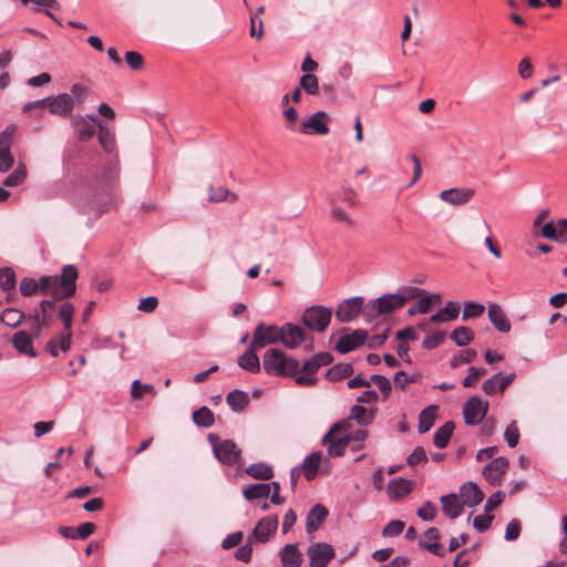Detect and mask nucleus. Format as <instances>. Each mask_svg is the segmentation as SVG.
<instances>
[{"label": "nucleus", "mask_w": 567, "mask_h": 567, "mask_svg": "<svg viewBox=\"0 0 567 567\" xmlns=\"http://www.w3.org/2000/svg\"><path fill=\"white\" fill-rule=\"evenodd\" d=\"M474 196V190L471 188H450L442 190L439 197L453 206H461L468 203Z\"/></svg>", "instance_id": "obj_19"}, {"label": "nucleus", "mask_w": 567, "mask_h": 567, "mask_svg": "<svg viewBox=\"0 0 567 567\" xmlns=\"http://www.w3.org/2000/svg\"><path fill=\"white\" fill-rule=\"evenodd\" d=\"M353 373L352 363H338L331 367L326 372V379L331 382H337L350 377Z\"/></svg>", "instance_id": "obj_36"}, {"label": "nucleus", "mask_w": 567, "mask_h": 567, "mask_svg": "<svg viewBox=\"0 0 567 567\" xmlns=\"http://www.w3.org/2000/svg\"><path fill=\"white\" fill-rule=\"evenodd\" d=\"M522 532V524L518 519L513 518L506 526L504 538L507 542L516 540Z\"/></svg>", "instance_id": "obj_62"}, {"label": "nucleus", "mask_w": 567, "mask_h": 567, "mask_svg": "<svg viewBox=\"0 0 567 567\" xmlns=\"http://www.w3.org/2000/svg\"><path fill=\"white\" fill-rule=\"evenodd\" d=\"M320 368L316 365L315 360L311 358L303 362L301 370L306 372V374H296L295 381L300 386H313L318 382V378L315 374L318 372Z\"/></svg>", "instance_id": "obj_27"}, {"label": "nucleus", "mask_w": 567, "mask_h": 567, "mask_svg": "<svg viewBox=\"0 0 567 567\" xmlns=\"http://www.w3.org/2000/svg\"><path fill=\"white\" fill-rule=\"evenodd\" d=\"M370 382L374 383L378 386V389L380 390V392L384 399H388L390 396L391 390H392V384H391V381L386 377L381 375V374H373L370 378Z\"/></svg>", "instance_id": "obj_55"}, {"label": "nucleus", "mask_w": 567, "mask_h": 567, "mask_svg": "<svg viewBox=\"0 0 567 567\" xmlns=\"http://www.w3.org/2000/svg\"><path fill=\"white\" fill-rule=\"evenodd\" d=\"M208 440L213 446L215 456L220 463L233 466L238 462L241 451L234 441H220L216 434H209Z\"/></svg>", "instance_id": "obj_6"}, {"label": "nucleus", "mask_w": 567, "mask_h": 567, "mask_svg": "<svg viewBox=\"0 0 567 567\" xmlns=\"http://www.w3.org/2000/svg\"><path fill=\"white\" fill-rule=\"evenodd\" d=\"M509 462L506 457L499 456L493 458L492 462L486 464L483 468V476L493 486H498L502 483L503 475L506 473Z\"/></svg>", "instance_id": "obj_13"}, {"label": "nucleus", "mask_w": 567, "mask_h": 567, "mask_svg": "<svg viewBox=\"0 0 567 567\" xmlns=\"http://www.w3.org/2000/svg\"><path fill=\"white\" fill-rule=\"evenodd\" d=\"M321 456L322 453L320 451L312 452L303 460L302 464L298 466L300 471L302 470L305 472V476L308 481H312L316 477Z\"/></svg>", "instance_id": "obj_31"}, {"label": "nucleus", "mask_w": 567, "mask_h": 567, "mask_svg": "<svg viewBox=\"0 0 567 567\" xmlns=\"http://www.w3.org/2000/svg\"><path fill=\"white\" fill-rule=\"evenodd\" d=\"M458 313V303L455 301H449L444 308H441L436 313L431 316L430 321L433 323L452 321L457 318Z\"/></svg>", "instance_id": "obj_33"}, {"label": "nucleus", "mask_w": 567, "mask_h": 567, "mask_svg": "<svg viewBox=\"0 0 567 567\" xmlns=\"http://www.w3.org/2000/svg\"><path fill=\"white\" fill-rule=\"evenodd\" d=\"M280 342L289 349L298 348L306 339L303 330L293 323H285L281 327Z\"/></svg>", "instance_id": "obj_16"}, {"label": "nucleus", "mask_w": 567, "mask_h": 567, "mask_svg": "<svg viewBox=\"0 0 567 567\" xmlns=\"http://www.w3.org/2000/svg\"><path fill=\"white\" fill-rule=\"evenodd\" d=\"M405 524L400 519L391 520L382 530L383 537H395L404 530Z\"/></svg>", "instance_id": "obj_61"}, {"label": "nucleus", "mask_w": 567, "mask_h": 567, "mask_svg": "<svg viewBox=\"0 0 567 567\" xmlns=\"http://www.w3.org/2000/svg\"><path fill=\"white\" fill-rule=\"evenodd\" d=\"M58 300L44 299L39 303L40 310H35L33 313H30L28 318H38L41 321V324H45L48 328L50 327L54 312H55V302Z\"/></svg>", "instance_id": "obj_30"}, {"label": "nucleus", "mask_w": 567, "mask_h": 567, "mask_svg": "<svg viewBox=\"0 0 567 567\" xmlns=\"http://www.w3.org/2000/svg\"><path fill=\"white\" fill-rule=\"evenodd\" d=\"M363 297H352L342 301L337 308L336 318L340 322H351L361 311L363 312Z\"/></svg>", "instance_id": "obj_11"}, {"label": "nucleus", "mask_w": 567, "mask_h": 567, "mask_svg": "<svg viewBox=\"0 0 567 567\" xmlns=\"http://www.w3.org/2000/svg\"><path fill=\"white\" fill-rule=\"evenodd\" d=\"M246 473L255 480H270L274 477L272 468L265 463H254L247 470Z\"/></svg>", "instance_id": "obj_44"}, {"label": "nucleus", "mask_w": 567, "mask_h": 567, "mask_svg": "<svg viewBox=\"0 0 567 567\" xmlns=\"http://www.w3.org/2000/svg\"><path fill=\"white\" fill-rule=\"evenodd\" d=\"M299 86L309 95L319 93V81L313 74H303L299 80Z\"/></svg>", "instance_id": "obj_50"}, {"label": "nucleus", "mask_w": 567, "mask_h": 567, "mask_svg": "<svg viewBox=\"0 0 567 567\" xmlns=\"http://www.w3.org/2000/svg\"><path fill=\"white\" fill-rule=\"evenodd\" d=\"M455 425L452 421L445 422L442 426H440L434 435L433 443L437 449H444L447 446L450 439L453 434Z\"/></svg>", "instance_id": "obj_34"}, {"label": "nucleus", "mask_w": 567, "mask_h": 567, "mask_svg": "<svg viewBox=\"0 0 567 567\" xmlns=\"http://www.w3.org/2000/svg\"><path fill=\"white\" fill-rule=\"evenodd\" d=\"M74 311V306L71 302H64L61 305L58 315L63 322V332H71Z\"/></svg>", "instance_id": "obj_49"}, {"label": "nucleus", "mask_w": 567, "mask_h": 567, "mask_svg": "<svg viewBox=\"0 0 567 567\" xmlns=\"http://www.w3.org/2000/svg\"><path fill=\"white\" fill-rule=\"evenodd\" d=\"M485 307L482 303L470 301L464 305L462 320L478 318L484 313Z\"/></svg>", "instance_id": "obj_53"}, {"label": "nucleus", "mask_w": 567, "mask_h": 567, "mask_svg": "<svg viewBox=\"0 0 567 567\" xmlns=\"http://www.w3.org/2000/svg\"><path fill=\"white\" fill-rule=\"evenodd\" d=\"M282 567H300L303 557L301 551L298 549L297 544H287L285 545L280 553Z\"/></svg>", "instance_id": "obj_26"}, {"label": "nucleus", "mask_w": 567, "mask_h": 567, "mask_svg": "<svg viewBox=\"0 0 567 567\" xmlns=\"http://www.w3.org/2000/svg\"><path fill=\"white\" fill-rule=\"evenodd\" d=\"M116 177V166H110L109 169L103 173L101 179H99L97 187L94 189L92 195V206L97 213H102L112 202Z\"/></svg>", "instance_id": "obj_5"}, {"label": "nucleus", "mask_w": 567, "mask_h": 567, "mask_svg": "<svg viewBox=\"0 0 567 567\" xmlns=\"http://www.w3.org/2000/svg\"><path fill=\"white\" fill-rule=\"evenodd\" d=\"M413 482L402 477L392 478L388 484V494L391 499L398 501L412 492Z\"/></svg>", "instance_id": "obj_23"}, {"label": "nucleus", "mask_w": 567, "mask_h": 567, "mask_svg": "<svg viewBox=\"0 0 567 567\" xmlns=\"http://www.w3.org/2000/svg\"><path fill=\"white\" fill-rule=\"evenodd\" d=\"M17 284L16 272L10 267L0 268V289L13 290Z\"/></svg>", "instance_id": "obj_48"}, {"label": "nucleus", "mask_w": 567, "mask_h": 567, "mask_svg": "<svg viewBox=\"0 0 567 567\" xmlns=\"http://www.w3.org/2000/svg\"><path fill=\"white\" fill-rule=\"evenodd\" d=\"M494 516L485 512V514L477 515L473 520V526L478 533L486 532L492 524Z\"/></svg>", "instance_id": "obj_63"}, {"label": "nucleus", "mask_w": 567, "mask_h": 567, "mask_svg": "<svg viewBox=\"0 0 567 567\" xmlns=\"http://www.w3.org/2000/svg\"><path fill=\"white\" fill-rule=\"evenodd\" d=\"M90 93H91L90 87H87L83 84H80V83H74L71 86L69 94L73 96L74 105H75V104L84 103V101L86 100V97L89 96Z\"/></svg>", "instance_id": "obj_56"}, {"label": "nucleus", "mask_w": 567, "mask_h": 567, "mask_svg": "<svg viewBox=\"0 0 567 567\" xmlns=\"http://www.w3.org/2000/svg\"><path fill=\"white\" fill-rule=\"evenodd\" d=\"M271 492V485L268 483L251 484L244 489L243 494L247 501L259 499L268 497Z\"/></svg>", "instance_id": "obj_38"}, {"label": "nucleus", "mask_w": 567, "mask_h": 567, "mask_svg": "<svg viewBox=\"0 0 567 567\" xmlns=\"http://www.w3.org/2000/svg\"><path fill=\"white\" fill-rule=\"evenodd\" d=\"M306 554L309 557L310 567H327L336 556L333 547L322 542L312 543Z\"/></svg>", "instance_id": "obj_9"}, {"label": "nucleus", "mask_w": 567, "mask_h": 567, "mask_svg": "<svg viewBox=\"0 0 567 567\" xmlns=\"http://www.w3.org/2000/svg\"><path fill=\"white\" fill-rule=\"evenodd\" d=\"M349 419L361 426H367L374 420V412L368 411L363 405L355 404L350 409Z\"/></svg>", "instance_id": "obj_37"}, {"label": "nucleus", "mask_w": 567, "mask_h": 567, "mask_svg": "<svg viewBox=\"0 0 567 567\" xmlns=\"http://www.w3.org/2000/svg\"><path fill=\"white\" fill-rule=\"evenodd\" d=\"M27 166L22 162L18 163L14 171L3 179V185L7 187H14L24 182L27 178Z\"/></svg>", "instance_id": "obj_45"}, {"label": "nucleus", "mask_w": 567, "mask_h": 567, "mask_svg": "<svg viewBox=\"0 0 567 567\" xmlns=\"http://www.w3.org/2000/svg\"><path fill=\"white\" fill-rule=\"evenodd\" d=\"M451 340L455 342L458 347H465L470 344L474 339V332L471 328L462 326L455 328L451 336Z\"/></svg>", "instance_id": "obj_42"}, {"label": "nucleus", "mask_w": 567, "mask_h": 567, "mask_svg": "<svg viewBox=\"0 0 567 567\" xmlns=\"http://www.w3.org/2000/svg\"><path fill=\"white\" fill-rule=\"evenodd\" d=\"M440 537V530L436 527H430L423 534V538L420 540L419 545L437 557H444L445 549L443 545L439 543Z\"/></svg>", "instance_id": "obj_17"}, {"label": "nucleus", "mask_w": 567, "mask_h": 567, "mask_svg": "<svg viewBox=\"0 0 567 567\" xmlns=\"http://www.w3.org/2000/svg\"><path fill=\"white\" fill-rule=\"evenodd\" d=\"M259 348H252V342H250L248 349L237 359V364L250 372V373H257L260 371V361L257 355V351Z\"/></svg>", "instance_id": "obj_24"}, {"label": "nucleus", "mask_w": 567, "mask_h": 567, "mask_svg": "<svg viewBox=\"0 0 567 567\" xmlns=\"http://www.w3.org/2000/svg\"><path fill=\"white\" fill-rule=\"evenodd\" d=\"M339 199L350 207H357L359 204L357 190L347 183L341 186Z\"/></svg>", "instance_id": "obj_51"}, {"label": "nucleus", "mask_w": 567, "mask_h": 567, "mask_svg": "<svg viewBox=\"0 0 567 567\" xmlns=\"http://www.w3.org/2000/svg\"><path fill=\"white\" fill-rule=\"evenodd\" d=\"M368 339V332L363 329L353 330L351 333L342 336L336 344L339 353L351 352L361 347Z\"/></svg>", "instance_id": "obj_14"}, {"label": "nucleus", "mask_w": 567, "mask_h": 567, "mask_svg": "<svg viewBox=\"0 0 567 567\" xmlns=\"http://www.w3.org/2000/svg\"><path fill=\"white\" fill-rule=\"evenodd\" d=\"M402 308L399 301H395V295H383L377 299L370 300L363 310V319L368 323L379 326L382 317L391 315L395 310Z\"/></svg>", "instance_id": "obj_4"}, {"label": "nucleus", "mask_w": 567, "mask_h": 567, "mask_svg": "<svg viewBox=\"0 0 567 567\" xmlns=\"http://www.w3.org/2000/svg\"><path fill=\"white\" fill-rule=\"evenodd\" d=\"M79 272L75 266L65 265L61 275H44L37 282V293L51 295L54 300H64L72 297L76 290Z\"/></svg>", "instance_id": "obj_1"}, {"label": "nucleus", "mask_w": 567, "mask_h": 567, "mask_svg": "<svg viewBox=\"0 0 567 567\" xmlns=\"http://www.w3.org/2000/svg\"><path fill=\"white\" fill-rule=\"evenodd\" d=\"M99 142L105 152L112 153L115 147L114 133L104 122H99Z\"/></svg>", "instance_id": "obj_40"}, {"label": "nucleus", "mask_w": 567, "mask_h": 567, "mask_svg": "<svg viewBox=\"0 0 567 567\" xmlns=\"http://www.w3.org/2000/svg\"><path fill=\"white\" fill-rule=\"evenodd\" d=\"M477 357V351L474 349H465L460 352H457L452 359H451V367L457 368L460 364L463 363H471L475 360Z\"/></svg>", "instance_id": "obj_52"}, {"label": "nucleus", "mask_w": 567, "mask_h": 567, "mask_svg": "<svg viewBox=\"0 0 567 567\" xmlns=\"http://www.w3.org/2000/svg\"><path fill=\"white\" fill-rule=\"evenodd\" d=\"M12 344L17 351L31 358L37 357V351L33 348L32 337L25 331H17L12 336Z\"/></svg>", "instance_id": "obj_28"}, {"label": "nucleus", "mask_w": 567, "mask_h": 567, "mask_svg": "<svg viewBox=\"0 0 567 567\" xmlns=\"http://www.w3.org/2000/svg\"><path fill=\"white\" fill-rule=\"evenodd\" d=\"M331 316L332 311L330 308L312 306L305 310L302 315V322L312 331L323 332L331 321Z\"/></svg>", "instance_id": "obj_7"}, {"label": "nucleus", "mask_w": 567, "mask_h": 567, "mask_svg": "<svg viewBox=\"0 0 567 567\" xmlns=\"http://www.w3.org/2000/svg\"><path fill=\"white\" fill-rule=\"evenodd\" d=\"M281 337V328L274 324L265 326L264 323H259L252 334V348L261 349L267 344L280 341Z\"/></svg>", "instance_id": "obj_10"}, {"label": "nucleus", "mask_w": 567, "mask_h": 567, "mask_svg": "<svg viewBox=\"0 0 567 567\" xmlns=\"http://www.w3.org/2000/svg\"><path fill=\"white\" fill-rule=\"evenodd\" d=\"M125 62L132 70L137 71L143 68L144 58L142 56V54L140 52L127 51L125 53Z\"/></svg>", "instance_id": "obj_64"}, {"label": "nucleus", "mask_w": 567, "mask_h": 567, "mask_svg": "<svg viewBox=\"0 0 567 567\" xmlns=\"http://www.w3.org/2000/svg\"><path fill=\"white\" fill-rule=\"evenodd\" d=\"M28 318L23 312L14 308H8L2 311L0 321L8 327L16 328L23 319Z\"/></svg>", "instance_id": "obj_46"}, {"label": "nucleus", "mask_w": 567, "mask_h": 567, "mask_svg": "<svg viewBox=\"0 0 567 567\" xmlns=\"http://www.w3.org/2000/svg\"><path fill=\"white\" fill-rule=\"evenodd\" d=\"M445 337L446 334L444 331H435L433 334H430L426 338H424L422 347L427 350L435 349L444 342Z\"/></svg>", "instance_id": "obj_59"}, {"label": "nucleus", "mask_w": 567, "mask_h": 567, "mask_svg": "<svg viewBox=\"0 0 567 567\" xmlns=\"http://www.w3.org/2000/svg\"><path fill=\"white\" fill-rule=\"evenodd\" d=\"M226 402L231 411L240 413L249 404V396L243 390H233L227 394Z\"/></svg>", "instance_id": "obj_32"}, {"label": "nucleus", "mask_w": 567, "mask_h": 567, "mask_svg": "<svg viewBox=\"0 0 567 567\" xmlns=\"http://www.w3.org/2000/svg\"><path fill=\"white\" fill-rule=\"evenodd\" d=\"M504 439L507 442L509 447L517 446L519 442V432L516 425V422H511L504 431Z\"/></svg>", "instance_id": "obj_60"}, {"label": "nucleus", "mask_w": 567, "mask_h": 567, "mask_svg": "<svg viewBox=\"0 0 567 567\" xmlns=\"http://www.w3.org/2000/svg\"><path fill=\"white\" fill-rule=\"evenodd\" d=\"M72 332H60L58 336L50 339L47 343V351L51 357L58 358L60 352H68L71 348Z\"/></svg>", "instance_id": "obj_22"}, {"label": "nucleus", "mask_w": 567, "mask_h": 567, "mask_svg": "<svg viewBox=\"0 0 567 567\" xmlns=\"http://www.w3.org/2000/svg\"><path fill=\"white\" fill-rule=\"evenodd\" d=\"M395 301H399L403 307L406 301L420 298L424 295V290L417 287L405 286L401 287L395 293Z\"/></svg>", "instance_id": "obj_43"}, {"label": "nucleus", "mask_w": 567, "mask_h": 567, "mask_svg": "<svg viewBox=\"0 0 567 567\" xmlns=\"http://www.w3.org/2000/svg\"><path fill=\"white\" fill-rule=\"evenodd\" d=\"M442 512L451 519H455L463 513V503L456 494L444 495L440 498Z\"/></svg>", "instance_id": "obj_25"}, {"label": "nucleus", "mask_w": 567, "mask_h": 567, "mask_svg": "<svg viewBox=\"0 0 567 567\" xmlns=\"http://www.w3.org/2000/svg\"><path fill=\"white\" fill-rule=\"evenodd\" d=\"M262 367L268 374L293 378L300 369V363L279 349H270L264 354Z\"/></svg>", "instance_id": "obj_2"}, {"label": "nucleus", "mask_w": 567, "mask_h": 567, "mask_svg": "<svg viewBox=\"0 0 567 567\" xmlns=\"http://www.w3.org/2000/svg\"><path fill=\"white\" fill-rule=\"evenodd\" d=\"M330 202V215L333 220L343 223L347 227L354 228L357 221L336 203L334 197L329 198Z\"/></svg>", "instance_id": "obj_35"}, {"label": "nucleus", "mask_w": 567, "mask_h": 567, "mask_svg": "<svg viewBox=\"0 0 567 567\" xmlns=\"http://www.w3.org/2000/svg\"><path fill=\"white\" fill-rule=\"evenodd\" d=\"M440 300L441 297L437 293L422 297L416 303L409 308L408 315L415 316L416 313H427L432 308L433 301L439 302Z\"/></svg>", "instance_id": "obj_39"}, {"label": "nucleus", "mask_w": 567, "mask_h": 567, "mask_svg": "<svg viewBox=\"0 0 567 567\" xmlns=\"http://www.w3.org/2000/svg\"><path fill=\"white\" fill-rule=\"evenodd\" d=\"M460 497L464 506L473 507L484 499V493L476 483L466 482L460 488Z\"/></svg>", "instance_id": "obj_21"}, {"label": "nucleus", "mask_w": 567, "mask_h": 567, "mask_svg": "<svg viewBox=\"0 0 567 567\" xmlns=\"http://www.w3.org/2000/svg\"><path fill=\"white\" fill-rule=\"evenodd\" d=\"M14 164L11 147L0 145V173L9 172Z\"/></svg>", "instance_id": "obj_54"}, {"label": "nucleus", "mask_w": 567, "mask_h": 567, "mask_svg": "<svg viewBox=\"0 0 567 567\" xmlns=\"http://www.w3.org/2000/svg\"><path fill=\"white\" fill-rule=\"evenodd\" d=\"M193 421L198 426L210 427L214 425L215 419L207 406H202L193 412Z\"/></svg>", "instance_id": "obj_47"}, {"label": "nucleus", "mask_w": 567, "mask_h": 567, "mask_svg": "<svg viewBox=\"0 0 567 567\" xmlns=\"http://www.w3.org/2000/svg\"><path fill=\"white\" fill-rule=\"evenodd\" d=\"M350 423L348 421L336 422L330 430L321 439V444L327 445L329 456H342L351 442V437L346 436L344 432H349Z\"/></svg>", "instance_id": "obj_3"}, {"label": "nucleus", "mask_w": 567, "mask_h": 567, "mask_svg": "<svg viewBox=\"0 0 567 567\" xmlns=\"http://www.w3.org/2000/svg\"><path fill=\"white\" fill-rule=\"evenodd\" d=\"M328 120L329 115L326 112L318 111L301 123L299 132L302 134L327 135L329 133Z\"/></svg>", "instance_id": "obj_12"}, {"label": "nucleus", "mask_w": 567, "mask_h": 567, "mask_svg": "<svg viewBox=\"0 0 567 567\" xmlns=\"http://www.w3.org/2000/svg\"><path fill=\"white\" fill-rule=\"evenodd\" d=\"M488 318L495 329H497L499 332L506 333L511 330V322L501 306L496 303H489Z\"/></svg>", "instance_id": "obj_29"}, {"label": "nucleus", "mask_w": 567, "mask_h": 567, "mask_svg": "<svg viewBox=\"0 0 567 567\" xmlns=\"http://www.w3.org/2000/svg\"><path fill=\"white\" fill-rule=\"evenodd\" d=\"M435 411L436 405H430L425 408L419 415V426L417 430L420 433H425L431 430L435 422Z\"/></svg>", "instance_id": "obj_41"}, {"label": "nucleus", "mask_w": 567, "mask_h": 567, "mask_svg": "<svg viewBox=\"0 0 567 567\" xmlns=\"http://www.w3.org/2000/svg\"><path fill=\"white\" fill-rule=\"evenodd\" d=\"M329 512L322 504H316L308 513L306 518V530L310 536V540L313 539V533L320 527L326 520Z\"/></svg>", "instance_id": "obj_20"}, {"label": "nucleus", "mask_w": 567, "mask_h": 567, "mask_svg": "<svg viewBox=\"0 0 567 567\" xmlns=\"http://www.w3.org/2000/svg\"><path fill=\"white\" fill-rule=\"evenodd\" d=\"M485 368H475L471 367L468 369V374L463 379L462 384L464 388H472L476 384L480 378L486 374Z\"/></svg>", "instance_id": "obj_57"}, {"label": "nucleus", "mask_w": 567, "mask_h": 567, "mask_svg": "<svg viewBox=\"0 0 567 567\" xmlns=\"http://www.w3.org/2000/svg\"><path fill=\"white\" fill-rule=\"evenodd\" d=\"M74 109V99L69 93H60L55 96H49V112L53 115L65 117Z\"/></svg>", "instance_id": "obj_15"}, {"label": "nucleus", "mask_w": 567, "mask_h": 567, "mask_svg": "<svg viewBox=\"0 0 567 567\" xmlns=\"http://www.w3.org/2000/svg\"><path fill=\"white\" fill-rule=\"evenodd\" d=\"M236 195L230 193L225 187H218L217 189L210 188L209 193V200L210 202H221V200H228V202H235Z\"/></svg>", "instance_id": "obj_58"}, {"label": "nucleus", "mask_w": 567, "mask_h": 567, "mask_svg": "<svg viewBox=\"0 0 567 567\" xmlns=\"http://www.w3.org/2000/svg\"><path fill=\"white\" fill-rule=\"evenodd\" d=\"M278 527L277 516H266L261 518L252 530V536L260 543H266L270 539Z\"/></svg>", "instance_id": "obj_18"}, {"label": "nucleus", "mask_w": 567, "mask_h": 567, "mask_svg": "<svg viewBox=\"0 0 567 567\" xmlns=\"http://www.w3.org/2000/svg\"><path fill=\"white\" fill-rule=\"evenodd\" d=\"M488 402L478 395L471 396L463 405V417L467 425H477L486 416Z\"/></svg>", "instance_id": "obj_8"}]
</instances>
